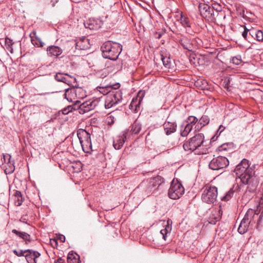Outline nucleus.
Here are the masks:
<instances>
[{
    "mask_svg": "<svg viewBox=\"0 0 263 263\" xmlns=\"http://www.w3.org/2000/svg\"><path fill=\"white\" fill-rule=\"evenodd\" d=\"M122 45L110 41L105 42L101 47L102 56L105 59L116 61L122 51Z\"/></svg>",
    "mask_w": 263,
    "mask_h": 263,
    "instance_id": "nucleus-1",
    "label": "nucleus"
},
{
    "mask_svg": "<svg viewBox=\"0 0 263 263\" xmlns=\"http://www.w3.org/2000/svg\"><path fill=\"white\" fill-rule=\"evenodd\" d=\"M236 176L240 178L241 181L246 182L247 176H251L254 175L253 169L250 167L249 161L246 159H243L236 166L235 171Z\"/></svg>",
    "mask_w": 263,
    "mask_h": 263,
    "instance_id": "nucleus-2",
    "label": "nucleus"
},
{
    "mask_svg": "<svg viewBox=\"0 0 263 263\" xmlns=\"http://www.w3.org/2000/svg\"><path fill=\"white\" fill-rule=\"evenodd\" d=\"M164 182V179L160 176L143 181L141 186L144 187L145 192L148 196L154 193Z\"/></svg>",
    "mask_w": 263,
    "mask_h": 263,
    "instance_id": "nucleus-3",
    "label": "nucleus"
},
{
    "mask_svg": "<svg viewBox=\"0 0 263 263\" xmlns=\"http://www.w3.org/2000/svg\"><path fill=\"white\" fill-rule=\"evenodd\" d=\"M99 100L98 98L92 99L80 103V101H76L72 106H69L68 108H71V109L77 110L80 109V113L84 114L87 112L95 108V107L99 104Z\"/></svg>",
    "mask_w": 263,
    "mask_h": 263,
    "instance_id": "nucleus-4",
    "label": "nucleus"
},
{
    "mask_svg": "<svg viewBox=\"0 0 263 263\" xmlns=\"http://www.w3.org/2000/svg\"><path fill=\"white\" fill-rule=\"evenodd\" d=\"M204 138V137L203 134H196L184 143L183 147L184 151L191 153L197 149L203 143Z\"/></svg>",
    "mask_w": 263,
    "mask_h": 263,
    "instance_id": "nucleus-5",
    "label": "nucleus"
},
{
    "mask_svg": "<svg viewBox=\"0 0 263 263\" xmlns=\"http://www.w3.org/2000/svg\"><path fill=\"white\" fill-rule=\"evenodd\" d=\"M77 136L83 151L86 153L91 152L92 151V144L90 134L85 129H79L77 131Z\"/></svg>",
    "mask_w": 263,
    "mask_h": 263,
    "instance_id": "nucleus-6",
    "label": "nucleus"
},
{
    "mask_svg": "<svg viewBox=\"0 0 263 263\" xmlns=\"http://www.w3.org/2000/svg\"><path fill=\"white\" fill-rule=\"evenodd\" d=\"M103 93L107 95L104 104L106 108H110L120 103L122 99L120 90L109 91L108 92L104 91Z\"/></svg>",
    "mask_w": 263,
    "mask_h": 263,
    "instance_id": "nucleus-7",
    "label": "nucleus"
},
{
    "mask_svg": "<svg viewBox=\"0 0 263 263\" xmlns=\"http://www.w3.org/2000/svg\"><path fill=\"white\" fill-rule=\"evenodd\" d=\"M217 189L214 186H206L202 194V200L209 204L214 203L217 197Z\"/></svg>",
    "mask_w": 263,
    "mask_h": 263,
    "instance_id": "nucleus-8",
    "label": "nucleus"
},
{
    "mask_svg": "<svg viewBox=\"0 0 263 263\" xmlns=\"http://www.w3.org/2000/svg\"><path fill=\"white\" fill-rule=\"evenodd\" d=\"M191 36H185L182 34V46L184 48L187 50L186 52V58L189 60L190 63H195V54L193 50L194 49L193 45L191 42Z\"/></svg>",
    "mask_w": 263,
    "mask_h": 263,
    "instance_id": "nucleus-9",
    "label": "nucleus"
},
{
    "mask_svg": "<svg viewBox=\"0 0 263 263\" xmlns=\"http://www.w3.org/2000/svg\"><path fill=\"white\" fill-rule=\"evenodd\" d=\"M229 164L227 158L223 156L214 157L209 163L210 168L213 170H219L226 168Z\"/></svg>",
    "mask_w": 263,
    "mask_h": 263,
    "instance_id": "nucleus-10",
    "label": "nucleus"
},
{
    "mask_svg": "<svg viewBox=\"0 0 263 263\" xmlns=\"http://www.w3.org/2000/svg\"><path fill=\"white\" fill-rule=\"evenodd\" d=\"M218 7L219 8V9L218 8H215L213 12H212L208 21L213 22L218 25H222L226 18V14L225 11L222 10L221 8L219 6H218Z\"/></svg>",
    "mask_w": 263,
    "mask_h": 263,
    "instance_id": "nucleus-11",
    "label": "nucleus"
},
{
    "mask_svg": "<svg viewBox=\"0 0 263 263\" xmlns=\"http://www.w3.org/2000/svg\"><path fill=\"white\" fill-rule=\"evenodd\" d=\"M181 182L178 179H174L171 182L168 195L170 198L177 199L181 196Z\"/></svg>",
    "mask_w": 263,
    "mask_h": 263,
    "instance_id": "nucleus-12",
    "label": "nucleus"
},
{
    "mask_svg": "<svg viewBox=\"0 0 263 263\" xmlns=\"http://www.w3.org/2000/svg\"><path fill=\"white\" fill-rule=\"evenodd\" d=\"M129 129H126L117 136L114 140L113 146L116 149H120L126 140Z\"/></svg>",
    "mask_w": 263,
    "mask_h": 263,
    "instance_id": "nucleus-13",
    "label": "nucleus"
},
{
    "mask_svg": "<svg viewBox=\"0 0 263 263\" xmlns=\"http://www.w3.org/2000/svg\"><path fill=\"white\" fill-rule=\"evenodd\" d=\"M215 8L214 6L211 8L208 4L203 3H200L198 5V9L201 15L208 21L210 18L212 12H213Z\"/></svg>",
    "mask_w": 263,
    "mask_h": 263,
    "instance_id": "nucleus-14",
    "label": "nucleus"
},
{
    "mask_svg": "<svg viewBox=\"0 0 263 263\" xmlns=\"http://www.w3.org/2000/svg\"><path fill=\"white\" fill-rule=\"evenodd\" d=\"M246 179H247L246 182L243 181L241 182L242 184L248 185L247 191L251 193L255 192L258 185L257 179L254 175H252L251 176H247Z\"/></svg>",
    "mask_w": 263,
    "mask_h": 263,
    "instance_id": "nucleus-15",
    "label": "nucleus"
},
{
    "mask_svg": "<svg viewBox=\"0 0 263 263\" xmlns=\"http://www.w3.org/2000/svg\"><path fill=\"white\" fill-rule=\"evenodd\" d=\"M144 96V92L140 91L137 97L134 98L129 105V109L137 112L140 109V105Z\"/></svg>",
    "mask_w": 263,
    "mask_h": 263,
    "instance_id": "nucleus-16",
    "label": "nucleus"
},
{
    "mask_svg": "<svg viewBox=\"0 0 263 263\" xmlns=\"http://www.w3.org/2000/svg\"><path fill=\"white\" fill-rule=\"evenodd\" d=\"M84 25L86 28L90 30H98L103 25V22L99 19L91 18L84 22Z\"/></svg>",
    "mask_w": 263,
    "mask_h": 263,
    "instance_id": "nucleus-17",
    "label": "nucleus"
},
{
    "mask_svg": "<svg viewBox=\"0 0 263 263\" xmlns=\"http://www.w3.org/2000/svg\"><path fill=\"white\" fill-rule=\"evenodd\" d=\"M74 42L76 49L86 50L90 48L89 40L85 36L77 39Z\"/></svg>",
    "mask_w": 263,
    "mask_h": 263,
    "instance_id": "nucleus-18",
    "label": "nucleus"
},
{
    "mask_svg": "<svg viewBox=\"0 0 263 263\" xmlns=\"http://www.w3.org/2000/svg\"><path fill=\"white\" fill-rule=\"evenodd\" d=\"M1 161L3 167L6 170L9 169V172L14 170V162L11 161V156L9 154H3Z\"/></svg>",
    "mask_w": 263,
    "mask_h": 263,
    "instance_id": "nucleus-19",
    "label": "nucleus"
},
{
    "mask_svg": "<svg viewBox=\"0 0 263 263\" xmlns=\"http://www.w3.org/2000/svg\"><path fill=\"white\" fill-rule=\"evenodd\" d=\"M182 28L183 27L185 29V33L187 34L186 36H192L193 35L194 31L191 27V22L189 18L182 15Z\"/></svg>",
    "mask_w": 263,
    "mask_h": 263,
    "instance_id": "nucleus-20",
    "label": "nucleus"
},
{
    "mask_svg": "<svg viewBox=\"0 0 263 263\" xmlns=\"http://www.w3.org/2000/svg\"><path fill=\"white\" fill-rule=\"evenodd\" d=\"M40 256L41 254L38 251L27 249L25 257L28 263H37V258Z\"/></svg>",
    "mask_w": 263,
    "mask_h": 263,
    "instance_id": "nucleus-21",
    "label": "nucleus"
},
{
    "mask_svg": "<svg viewBox=\"0 0 263 263\" xmlns=\"http://www.w3.org/2000/svg\"><path fill=\"white\" fill-rule=\"evenodd\" d=\"M47 52L48 56L58 57L62 53V49L57 46H50L47 48Z\"/></svg>",
    "mask_w": 263,
    "mask_h": 263,
    "instance_id": "nucleus-22",
    "label": "nucleus"
},
{
    "mask_svg": "<svg viewBox=\"0 0 263 263\" xmlns=\"http://www.w3.org/2000/svg\"><path fill=\"white\" fill-rule=\"evenodd\" d=\"M75 87H73L70 88L65 89L64 94L65 98L69 102H74L76 103V96Z\"/></svg>",
    "mask_w": 263,
    "mask_h": 263,
    "instance_id": "nucleus-23",
    "label": "nucleus"
},
{
    "mask_svg": "<svg viewBox=\"0 0 263 263\" xmlns=\"http://www.w3.org/2000/svg\"><path fill=\"white\" fill-rule=\"evenodd\" d=\"M30 36L32 44L34 46L37 47H42L44 46L45 43L37 36L36 31H32L30 34Z\"/></svg>",
    "mask_w": 263,
    "mask_h": 263,
    "instance_id": "nucleus-24",
    "label": "nucleus"
},
{
    "mask_svg": "<svg viewBox=\"0 0 263 263\" xmlns=\"http://www.w3.org/2000/svg\"><path fill=\"white\" fill-rule=\"evenodd\" d=\"M258 213H256V211L252 209H249L246 212L244 218L246 219L248 222L252 225L255 223L254 220V217L256 215H258Z\"/></svg>",
    "mask_w": 263,
    "mask_h": 263,
    "instance_id": "nucleus-25",
    "label": "nucleus"
},
{
    "mask_svg": "<svg viewBox=\"0 0 263 263\" xmlns=\"http://www.w3.org/2000/svg\"><path fill=\"white\" fill-rule=\"evenodd\" d=\"M12 232L20 238L23 239L27 244L30 242L31 241L30 235L25 232L19 231L13 229L12 230Z\"/></svg>",
    "mask_w": 263,
    "mask_h": 263,
    "instance_id": "nucleus-26",
    "label": "nucleus"
},
{
    "mask_svg": "<svg viewBox=\"0 0 263 263\" xmlns=\"http://www.w3.org/2000/svg\"><path fill=\"white\" fill-rule=\"evenodd\" d=\"M68 77L71 78V77L67 74L58 73L55 75L54 78L57 81L62 82L69 85L71 82L68 79Z\"/></svg>",
    "mask_w": 263,
    "mask_h": 263,
    "instance_id": "nucleus-27",
    "label": "nucleus"
},
{
    "mask_svg": "<svg viewBox=\"0 0 263 263\" xmlns=\"http://www.w3.org/2000/svg\"><path fill=\"white\" fill-rule=\"evenodd\" d=\"M250 226H252V224L243 218L242 219L238 228V232L240 234L245 233L248 230Z\"/></svg>",
    "mask_w": 263,
    "mask_h": 263,
    "instance_id": "nucleus-28",
    "label": "nucleus"
},
{
    "mask_svg": "<svg viewBox=\"0 0 263 263\" xmlns=\"http://www.w3.org/2000/svg\"><path fill=\"white\" fill-rule=\"evenodd\" d=\"M163 126L165 134L168 135L176 130L177 126L174 123L167 122L164 123Z\"/></svg>",
    "mask_w": 263,
    "mask_h": 263,
    "instance_id": "nucleus-29",
    "label": "nucleus"
},
{
    "mask_svg": "<svg viewBox=\"0 0 263 263\" xmlns=\"http://www.w3.org/2000/svg\"><path fill=\"white\" fill-rule=\"evenodd\" d=\"M13 200L15 205L20 206L23 201L22 195L20 191H16L13 195Z\"/></svg>",
    "mask_w": 263,
    "mask_h": 263,
    "instance_id": "nucleus-30",
    "label": "nucleus"
},
{
    "mask_svg": "<svg viewBox=\"0 0 263 263\" xmlns=\"http://www.w3.org/2000/svg\"><path fill=\"white\" fill-rule=\"evenodd\" d=\"M141 129V125L136 120L131 126L130 133L132 134H138Z\"/></svg>",
    "mask_w": 263,
    "mask_h": 263,
    "instance_id": "nucleus-31",
    "label": "nucleus"
},
{
    "mask_svg": "<svg viewBox=\"0 0 263 263\" xmlns=\"http://www.w3.org/2000/svg\"><path fill=\"white\" fill-rule=\"evenodd\" d=\"M76 99H82L86 96V91L81 87H75Z\"/></svg>",
    "mask_w": 263,
    "mask_h": 263,
    "instance_id": "nucleus-32",
    "label": "nucleus"
},
{
    "mask_svg": "<svg viewBox=\"0 0 263 263\" xmlns=\"http://www.w3.org/2000/svg\"><path fill=\"white\" fill-rule=\"evenodd\" d=\"M220 214H222L220 210H219L218 213L217 211H215V213L213 214L210 218L209 223L212 224H215L216 222L220 220Z\"/></svg>",
    "mask_w": 263,
    "mask_h": 263,
    "instance_id": "nucleus-33",
    "label": "nucleus"
},
{
    "mask_svg": "<svg viewBox=\"0 0 263 263\" xmlns=\"http://www.w3.org/2000/svg\"><path fill=\"white\" fill-rule=\"evenodd\" d=\"M14 42L10 38L6 37L5 38V46L6 49L9 51L11 53H13V48L12 45H13Z\"/></svg>",
    "mask_w": 263,
    "mask_h": 263,
    "instance_id": "nucleus-34",
    "label": "nucleus"
},
{
    "mask_svg": "<svg viewBox=\"0 0 263 263\" xmlns=\"http://www.w3.org/2000/svg\"><path fill=\"white\" fill-rule=\"evenodd\" d=\"M197 118L193 116H189L187 119L184 121V124L187 125L193 126L197 122Z\"/></svg>",
    "mask_w": 263,
    "mask_h": 263,
    "instance_id": "nucleus-35",
    "label": "nucleus"
},
{
    "mask_svg": "<svg viewBox=\"0 0 263 263\" xmlns=\"http://www.w3.org/2000/svg\"><path fill=\"white\" fill-rule=\"evenodd\" d=\"M232 144L231 143H224L219 147L218 149L220 152L222 151H229L231 152L232 151Z\"/></svg>",
    "mask_w": 263,
    "mask_h": 263,
    "instance_id": "nucleus-36",
    "label": "nucleus"
},
{
    "mask_svg": "<svg viewBox=\"0 0 263 263\" xmlns=\"http://www.w3.org/2000/svg\"><path fill=\"white\" fill-rule=\"evenodd\" d=\"M234 193V191L233 189H231L228 192H227L226 195L221 197V200L223 201H228L233 196Z\"/></svg>",
    "mask_w": 263,
    "mask_h": 263,
    "instance_id": "nucleus-37",
    "label": "nucleus"
},
{
    "mask_svg": "<svg viewBox=\"0 0 263 263\" xmlns=\"http://www.w3.org/2000/svg\"><path fill=\"white\" fill-rule=\"evenodd\" d=\"M231 62L235 65H238L241 63L242 60L240 55H237L233 57L231 60Z\"/></svg>",
    "mask_w": 263,
    "mask_h": 263,
    "instance_id": "nucleus-38",
    "label": "nucleus"
},
{
    "mask_svg": "<svg viewBox=\"0 0 263 263\" xmlns=\"http://www.w3.org/2000/svg\"><path fill=\"white\" fill-rule=\"evenodd\" d=\"M192 128L193 127L192 126V125H187L185 124L184 129L183 131H182V137L186 136L191 131Z\"/></svg>",
    "mask_w": 263,
    "mask_h": 263,
    "instance_id": "nucleus-39",
    "label": "nucleus"
},
{
    "mask_svg": "<svg viewBox=\"0 0 263 263\" xmlns=\"http://www.w3.org/2000/svg\"><path fill=\"white\" fill-rule=\"evenodd\" d=\"M161 60L163 62L164 66L166 67H170L171 61L169 57H164L163 55H161Z\"/></svg>",
    "mask_w": 263,
    "mask_h": 263,
    "instance_id": "nucleus-40",
    "label": "nucleus"
},
{
    "mask_svg": "<svg viewBox=\"0 0 263 263\" xmlns=\"http://www.w3.org/2000/svg\"><path fill=\"white\" fill-rule=\"evenodd\" d=\"M13 253L17 256L18 257H21V256H24L25 254H26L27 250H14L13 251Z\"/></svg>",
    "mask_w": 263,
    "mask_h": 263,
    "instance_id": "nucleus-41",
    "label": "nucleus"
},
{
    "mask_svg": "<svg viewBox=\"0 0 263 263\" xmlns=\"http://www.w3.org/2000/svg\"><path fill=\"white\" fill-rule=\"evenodd\" d=\"M199 122L200 124L202 125V126H204L209 123V120L206 116H202L200 119Z\"/></svg>",
    "mask_w": 263,
    "mask_h": 263,
    "instance_id": "nucleus-42",
    "label": "nucleus"
},
{
    "mask_svg": "<svg viewBox=\"0 0 263 263\" xmlns=\"http://www.w3.org/2000/svg\"><path fill=\"white\" fill-rule=\"evenodd\" d=\"M256 39L259 42L263 41V32L261 30H257Z\"/></svg>",
    "mask_w": 263,
    "mask_h": 263,
    "instance_id": "nucleus-43",
    "label": "nucleus"
},
{
    "mask_svg": "<svg viewBox=\"0 0 263 263\" xmlns=\"http://www.w3.org/2000/svg\"><path fill=\"white\" fill-rule=\"evenodd\" d=\"M67 260L68 263H80L79 256L76 257L72 260H71L69 257H67Z\"/></svg>",
    "mask_w": 263,
    "mask_h": 263,
    "instance_id": "nucleus-44",
    "label": "nucleus"
},
{
    "mask_svg": "<svg viewBox=\"0 0 263 263\" xmlns=\"http://www.w3.org/2000/svg\"><path fill=\"white\" fill-rule=\"evenodd\" d=\"M167 232H168V230L166 228H165V229H162L160 231V234H161V235L162 236V238L164 240H166V237Z\"/></svg>",
    "mask_w": 263,
    "mask_h": 263,
    "instance_id": "nucleus-45",
    "label": "nucleus"
},
{
    "mask_svg": "<svg viewBox=\"0 0 263 263\" xmlns=\"http://www.w3.org/2000/svg\"><path fill=\"white\" fill-rule=\"evenodd\" d=\"M250 31V30L248 29L246 27H245V30L244 31H243V32L242 33V35L243 36V37L245 39V40H247V35H248V32Z\"/></svg>",
    "mask_w": 263,
    "mask_h": 263,
    "instance_id": "nucleus-46",
    "label": "nucleus"
},
{
    "mask_svg": "<svg viewBox=\"0 0 263 263\" xmlns=\"http://www.w3.org/2000/svg\"><path fill=\"white\" fill-rule=\"evenodd\" d=\"M257 30H250L249 34L254 38L256 39Z\"/></svg>",
    "mask_w": 263,
    "mask_h": 263,
    "instance_id": "nucleus-47",
    "label": "nucleus"
},
{
    "mask_svg": "<svg viewBox=\"0 0 263 263\" xmlns=\"http://www.w3.org/2000/svg\"><path fill=\"white\" fill-rule=\"evenodd\" d=\"M225 127L223 126L222 125H220L219 127V128L217 130L216 135L219 133V135L224 130Z\"/></svg>",
    "mask_w": 263,
    "mask_h": 263,
    "instance_id": "nucleus-48",
    "label": "nucleus"
},
{
    "mask_svg": "<svg viewBox=\"0 0 263 263\" xmlns=\"http://www.w3.org/2000/svg\"><path fill=\"white\" fill-rule=\"evenodd\" d=\"M78 256V255L76 254H74L73 253H69L68 254L67 257H69V258H70V259L71 260H72V259H73L74 258H75L76 257H77Z\"/></svg>",
    "mask_w": 263,
    "mask_h": 263,
    "instance_id": "nucleus-49",
    "label": "nucleus"
},
{
    "mask_svg": "<svg viewBox=\"0 0 263 263\" xmlns=\"http://www.w3.org/2000/svg\"><path fill=\"white\" fill-rule=\"evenodd\" d=\"M120 84L117 83L115 85H114L112 86H111L110 87L113 88L114 89H117L120 87Z\"/></svg>",
    "mask_w": 263,
    "mask_h": 263,
    "instance_id": "nucleus-50",
    "label": "nucleus"
},
{
    "mask_svg": "<svg viewBox=\"0 0 263 263\" xmlns=\"http://www.w3.org/2000/svg\"><path fill=\"white\" fill-rule=\"evenodd\" d=\"M59 239L60 240L61 242H64L65 241V237L64 235H61L59 236Z\"/></svg>",
    "mask_w": 263,
    "mask_h": 263,
    "instance_id": "nucleus-51",
    "label": "nucleus"
},
{
    "mask_svg": "<svg viewBox=\"0 0 263 263\" xmlns=\"http://www.w3.org/2000/svg\"><path fill=\"white\" fill-rule=\"evenodd\" d=\"M55 263H64V260L61 258H60L55 261Z\"/></svg>",
    "mask_w": 263,
    "mask_h": 263,
    "instance_id": "nucleus-52",
    "label": "nucleus"
},
{
    "mask_svg": "<svg viewBox=\"0 0 263 263\" xmlns=\"http://www.w3.org/2000/svg\"><path fill=\"white\" fill-rule=\"evenodd\" d=\"M262 217H263V212H261L260 215H259V219L258 220V224L260 222L261 219L262 218Z\"/></svg>",
    "mask_w": 263,
    "mask_h": 263,
    "instance_id": "nucleus-53",
    "label": "nucleus"
},
{
    "mask_svg": "<svg viewBox=\"0 0 263 263\" xmlns=\"http://www.w3.org/2000/svg\"><path fill=\"white\" fill-rule=\"evenodd\" d=\"M53 93H54V92H45V93H40V94H39V95L45 96V95H49V94Z\"/></svg>",
    "mask_w": 263,
    "mask_h": 263,
    "instance_id": "nucleus-54",
    "label": "nucleus"
},
{
    "mask_svg": "<svg viewBox=\"0 0 263 263\" xmlns=\"http://www.w3.org/2000/svg\"><path fill=\"white\" fill-rule=\"evenodd\" d=\"M184 189H183L181 191V193H182V195L184 193Z\"/></svg>",
    "mask_w": 263,
    "mask_h": 263,
    "instance_id": "nucleus-55",
    "label": "nucleus"
},
{
    "mask_svg": "<svg viewBox=\"0 0 263 263\" xmlns=\"http://www.w3.org/2000/svg\"><path fill=\"white\" fill-rule=\"evenodd\" d=\"M161 34H159V35H158V37L159 39V38H160V37H161Z\"/></svg>",
    "mask_w": 263,
    "mask_h": 263,
    "instance_id": "nucleus-56",
    "label": "nucleus"
}]
</instances>
